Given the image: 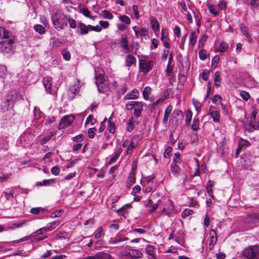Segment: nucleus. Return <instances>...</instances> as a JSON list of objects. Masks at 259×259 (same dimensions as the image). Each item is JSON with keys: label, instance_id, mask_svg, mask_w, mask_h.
<instances>
[{"label": "nucleus", "instance_id": "nucleus-1", "mask_svg": "<svg viewBox=\"0 0 259 259\" xmlns=\"http://www.w3.org/2000/svg\"><path fill=\"white\" fill-rule=\"evenodd\" d=\"M54 28L58 31L64 29L67 26L68 16L56 12L51 17Z\"/></svg>", "mask_w": 259, "mask_h": 259}, {"label": "nucleus", "instance_id": "nucleus-2", "mask_svg": "<svg viewBox=\"0 0 259 259\" xmlns=\"http://www.w3.org/2000/svg\"><path fill=\"white\" fill-rule=\"evenodd\" d=\"M146 104L141 101H130L125 104V108L127 111L134 110V114L136 117L140 116Z\"/></svg>", "mask_w": 259, "mask_h": 259}, {"label": "nucleus", "instance_id": "nucleus-3", "mask_svg": "<svg viewBox=\"0 0 259 259\" xmlns=\"http://www.w3.org/2000/svg\"><path fill=\"white\" fill-rule=\"evenodd\" d=\"M242 254L248 259H259V246H249L244 249Z\"/></svg>", "mask_w": 259, "mask_h": 259}, {"label": "nucleus", "instance_id": "nucleus-4", "mask_svg": "<svg viewBox=\"0 0 259 259\" xmlns=\"http://www.w3.org/2000/svg\"><path fill=\"white\" fill-rule=\"evenodd\" d=\"M227 3L225 0H222L219 2L217 5H213L210 3H207L206 6L209 10V12L214 16H217L220 11L225 10Z\"/></svg>", "mask_w": 259, "mask_h": 259}, {"label": "nucleus", "instance_id": "nucleus-5", "mask_svg": "<svg viewBox=\"0 0 259 259\" xmlns=\"http://www.w3.org/2000/svg\"><path fill=\"white\" fill-rule=\"evenodd\" d=\"M15 97L12 93L9 94L5 98H4L2 102L1 107V110L3 112H6L10 109H12L15 102Z\"/></svg>", "mask_w": 259, "mask_h": 259}, {"label": "nucleus", "instance_id": "nucleus-6", "mask_svg": "<svg viewBox=\"0 0 259 259\" xmlns=\"http://www.w3.org/2000/svg\"><path fill=\"white\" fill-rule=\"evenodd\" d=\"M14 42L12 36L3 40H0V50L4 53L10 52L12 50Z\"/></svg>", "mask_w": 259, "mask_h": 259}, {"label": "nucleus", "instance_id": "nucleus-7", "mask_svg": "<svg viewBox=\"0 0 259 259\" xmlns=\"http://www.w3.org/2000/svg\"><path fill=\"white\" fill-rule=\"evenodd\" d=\"M138 143L136 140L133 139L132 140H126L122 143V147L126 148V154L131 155L133 150L138 146Z\"/></svg>", "mask_w": 259, "mask_h": 259}, {"label": "nucleus", "instance_id": "nucleus-8", "mask_svg": "<svg viewBox=\"0 0 259 259\" xmlns=\"http://www.w3.org/2000/svg\"><path fill=\"white\" fill-rule=\"evenodd\" d=\"M74 119V116L72 115H68L64 116L61 120L59 124V128L63 129L69 126Z\"/></svg>", "mask_w": 259, "mask_h": 259}, {"label": "nucleus", "instance_id": "nucleus-9", "mask_svg": "<svg viewBox=\"0 0 259 259\" xmlns=\"http://www.w3.org/2000/svg\"><path fill=\"white\" fill-rule=\"evenodd\" d=\"M160 39L162 42L163 46L166 49H169L170 45L168 42V31L165 28H163L161 30V35Z\"/></svg>", "mask_w": 259, "mask_h": 259}, {"label": "nucleus", "instance_id": "nucleus-10", "mask_svg": "<svg viewBox=\"0 0 259 259\" xmlns=\"http://www.w3.org/2000/svg\"><path fill=\"white\" fill-rule=\"evenodd\" d=\"M152 62L147 61L145 60H141L139 64L140 70L145 73L150 71L152 67Z\"/></svg>", "mask_w": 259, "mask_h": 259}, {"label": "nucleus", "instance_id": "nucleus-11", "mask_svg": "<svg viewBox=\"0 0 259 259\" xmlns=\"http://www.w3.org/2000/svg\"><path fill=\"white\" fill-rule=\"evenodd\" d=\"M209 248L210 250H212L217 241L218 236L216 231L211 229L209 233Z\"/></svg>", "mask_w": 259, "mask_h": 259}, {"label": "nucleus", "instance_id": "nucleus-12", "mask_svg": "<svg viewBox=\"0 0 259 259\" xmlns=\"http://www.w3.org/2000/svg\"><path fill=\"white\" fill-rule=\"evenodd\" d=\"M90 25H85L82 22H79L77 24L78 33L81 35L87 34L90 31Z\"/></svg>", "mask_w": 259, "mask_h": 259}, {"label": "nucleus", "instance_id": "nucleus-13", "mask_svg": "<svg viewBox=\"0 0 259 259\" xmlns=\"http://www.w3.org/2000/svg\"><path fill=\"white\" fill-rule=\"evenodd\" d=\"M52 78L49 77H45L43 80V83L46 91L49 94H53L54 93L52 90Z\"/></svg>", "mask_w": 259, "mask_h": 259}, {"label": "nucleus", "instance_id": "nucleus-14", "mask_svg": "<svg viewBox=\"0 0 259 259\" xmlns=\"http://www.w3.org/2000/svg\"><path fill=\"white\" fill-rule=\"evenodd\" d=\"M174 209V205L171 201L167 200L165 202V204L162 209V213H165V214L169 215L171 211Z\"/></svg>", "mask_w": 259, "mask_h": 259}, {"label": "nucleus", "instance_id": "nucleus-15", "mask_svg": "<svg viewBox=\"0 0 259 259\" xmlns=\"http://www.w3.org/2000/svg\"><path fill=\"white\" fill-rule=\"evenodd\" d=\"M139 96V92L136 89H134L128 92L124 97V100H134L137 99Z\"/></svg>", "mask_w": 259, "mask_h": 259}, {"label": "nucleus", "instance_id": "nucleus-16", "mask_svg": "<svg viewBox=\"0 0 259 259\" xmlns=\"http://www.w3.org/2000/svg\"><path fill=\"white\" fill-rule=\"evenodd\" d=\"M95 80H96V84H99V83H101L104 81H105L104 79V76L103 75V71L100 70L99 71L95 70Z\"/></svg>", "mask_w": 259, "mask_h": 259}, {"label": "nucleus", "instance_id": "nucleus-17", "mask_svg": "<svg viewBox=\"0 0 259 259\" xmlns=\"http://www.w3.org/2000/svg\"><path fill=\"white\" fill-rule=\"evenodd\" d=\"M150 22L152 26V29L155 33L159 31L160 25L157 20L153 17L150 18Z\"/></svg>", "mask_w": 259, "mask_h": 259}, {"label": "nucleus", "instance_id": "nucleus-18", "mask_svg": "<svg viewBox=\"0 0 259 259\" xmlns=\"http://www.w3.org/2000/svg\"><path fill=\"white\" fill-rule=\"evenodd\" d=\"M78 89L79 87L78 85H74L69 89L67 92L69 100H71L74 98Z\"/></svg>", "mask_w": 259, "mask_h": 259}, {"label": "nucleus", "instance_id": "nucleus-19", "mask_svg": "<svg viewBox=\"0 0 259 259\" xmlns=\"http://www.w3.org/2000/svg\"><path fill=\"white\" fill-rule=\"evenodd\" d=\"M199 33V29H197V31H192L190 35L189 45L193 46L195 45L197 41V37Z\"/></svg>", "mask_w": 259, "mask_h": 259}, {"label": "nucleus", "instance_id": "nucleus-20", "mask_svg": "<svg viewBox=\"0 0 259 259\" xmlns=\"http://www.w3.org/2000/svg\"><path fill=\"white\" fill-rule=\"evenodd\" d=\"M146 252L149 259H155V247L151 245H148L146 248Z\"/></svg>", "mask_w": 259, "mask_h": 259}, {"label": "nucleus", "instance_id": "nucleus-21", "mask_svg": "<svg viewBox=\"0 0 259 259\" xmlns=\"http://www.w3.org/2000/svg\"><path fill=\"white\" fill-rule=\"evenodd\" d=\"M143 253L139 249L131 248L130 257L131 259H138L142 258Z\"/></svg>", "mask_w": 259, "mask_h": 259}, {"label": "nucleus", "instance_id": "nucleus-22", "mask_svg": "<svg viewBox=\"0 0 259 259\" xmlns=\"http://www.w3.org/2000/svg\"><path fill=\"white\" fill-rule=\"evenodd\" d=\"M11 36H12L11 33L3 27H0V40H3Z\"/></svg>", "mask_w": 259, "mask_h": 259}, {"label": "nucleus", "instance_id": "nucleus-23", "mask_svg": "<svg viewBox=\"0 0 259 259\" xmlns=\"http://www.w3.org/2000/svg\"><path fill=\"white\" fill-rule=\"evenodd\" d=\"M145 230L143 229H135L129 232V234L132 237H138L140 235L145 234Z\"/></svg>", "mask_w": 259, "mask_h": 259}, {"label": "nucleus", "instance_id": "nucleus-24", "mask_svg": "<svg viewBox=\"0 0 259 259\" xmlns=\"http://www.w3.org/2000/svg\"><path fill=\"white\" fill-rule=\"evenodd\" d=\"M135 172L133 170L130 172L127 179L126 186L127 187H131L135 183Z\"/></svg>", "mask_w": 259, "mask_h": 259}, {"label": "nucleus", "instance_id": "nucleus-25", "mask_svg": "<svg viewBox=\"0 0 259 259\" xmlns=\"http://www.w3.org/2000/svg\"><path fill=\"white\" fill-rule=\"evenodd\" d=\"M136 58L132 55H128L125 59V65L127 67L131 66L133 64L136 63Z\"/></svg>", "mask_w": 259, "mask_h": 259}, {"label": "nucleus", "instance_id": "nucleus-26", "mask_svg": "<svg viewBox=\"0 0 259 259\" xmlns=\"http://www.w3.org/2000/svg\"><path fill=\"white\" fill-rule=\"evenodd\" d=\"M247 220L249 223L254 224L257 223L259 220V214L253 213L248 216Z\"/></svg>", "mask_w": 259, "mask_h": 259}, {"label": "nucleus", "instance_id": "nucleus-27", "mask_svg": "<svg viewBox=\"0 0 259 259\" xmlns=\"http://www.w3.org/2000/svg\"><path fill=\"white\" fill-rule=\"evenodd\" d=\"M131 248L127 246L125 248L123 249L119 253V256L121 257H130Z\"/></svg>", "mask_w": 259, "mask_h": 259}, {"label": "nucleus", "instance_id": "nucleus-28", "mask_svg": "<svg viewBox=\"0 0 259 259\" xmlns=\"http://www.w3.org/2000/svg\"><path fill=\"white\" fill-rule=\"evenodd\" d=\"M228 47V44L226 42L223 41L220 44L218 48L215 49L214 51L215 52L224 53L226 51Z\"/></svg>", "mask_w": 259, "mask_h": 259}, {"label": "nucleus", "instance_id": "nucleus-29", "mask_svg": "<svg viewBox=\"0 0 259 259\" xmlns=\"http://www.w3.org/2000/svg\"><path fill=\"white\" fill-rule=\"evenodd\" d=\"M214 184L211 181H208L207 182V187H206V191L208 194L209 196L211 197L212 199H214V196L213 195L212 191V187H213Z\"/></svg>", "mask_w": 259, "mask_h": 259}, {"label": "nucleus", "instance_id": "nucleus-30", "mask_svg": "<svg viewBox=\"0 0 259 259\" xmlns=\"http://www.w3.org/2000/svg\"><path fill=\"white\" fill-rule=\"evenodd\" d=\"M55 183V181L54 179H48L38 182L36 183V185L39 186H50L52 184H54Z\"/></svg>", "mask_w": 259, "mask_h": 259}, {"label": "nucleus", "instance_id": "nucleus-31", "mask_svg": "<svg viewBox=\"0 0 259 259\" xmlns=\"http://www.w3.org/2000/svg\"><path fill=\"white\" fill-rule=\"evenodd\" d=\"M151 89L149 87H146L143 91V96L145 100H148L151 94Z\"/></svg>", "mask_w": 259, "mask_h": 259}, {"label": "nucleus", "instance_id": "nucleus-32", "mask_svg": "<svg viewBox=\"0 0 259 259\" xmlns=\"http://www.w3.org/2000/svg\"><path fill=\"white\" fill-rule=\"evenodd\" d=\"M99 92L101 93H104L107 91L108 89V85L106 81H104L101 83H99V84H96Z\"/></svg>", "mask_w": 259, "mask_h": 259}, {"label": "nucleus", "instance_id": "nucleus-33", "mask_svg": "<svg viewBox=\"0 0 259 259\" xmlns=\"http://www.w3.org/2000/svg\"><path fill=\"white\" fill-rule=\"evenodd\" d=\"M210 115L212 118L214 122H219L220 121V115L219 111H212L210 113Z\"/></svg>", "mask_w": 259, "mask_h": 259}, {"label": "nucleus", "instance_id": "nucleus-34", "mask_svg": "<svg viewBox=\"0 0 259 259\" xmlns=\"http://www.w3.org/2000/svg\"><path fill=\"white\" fill-rule=\"evenodd\" d=\"M115 124L112 122L110 119L108 121V127L107 130L108 132L111 134H114L115 131Z\"/></svg>", "mask_w": 259, "mask_h": 259}, {"label": "nucleus", "instance_id": "nucleus-35", "mask_svg": "<svg viewBox=\"0 0 259 259\" xmlns=\"http://www.w3.org/2000/svg\"><path fill=\"white\" fill-rule=\"evenodd\" d=\"M172 110V106L171 105H169L166 108L165 112H164V116L163 119V122L164 123L167 121L169 115L170 113Z\"/></svg>", "mask_w": 259, "mask_h": 259}, {"label": "nucleus", "instance_id": "nucleus-36", "mask_svg": "<svg viewBox=\"0 0 259 259\" xmlns=\"http://www.w3.org/2000/svg\"><path fill=\"white\" fill-rule=\"evenodd\" d=\"M180 170V167L177 165V163L172 162L171 164V171L173 174H178Z\"/></svg>", "mask_w": 259, "mask_h": 259}, {"label": "nucleus", "instance_id": "nucleus-37", "mask_svg": "<svg viewBox=\"0 0 259 259\" xmlns=\"http://www.w3.org/2000/svg\"><path fill=\"white\" fill-rule=\"evenodd\" d=\"M221 77L220 72L219 71H216L214 73V83L215 86L219 87L220 85Z\"/></svg>", "mask_w": 259, "mask_h": 259}, {"label": "nucleus", "instance_id": "nucleus-38", "mask_svg": "<svg viewBox=\"0 0 259 259\" xmlns=\"http://www.w3.org/2000/svg\"><path fill=\"white\" fill-rule=\"evenodd\" d=\"M101 15L104 19L111 20L113 18V15L107 10H104L102 11Z\"/></svg>", "mask_w": 259, "mask_h": 259}, {"label": "nucleus", "instance_id": "nucleus-39", "mask_svg": "<svg viewBox=\"0 0 259 259\" xmlns=\"http://www.w3.org/2000/svg\"><path fill=\"white\" fill-rule=\"evenodd\" d=\"M118 18L120 21L127 25L131 24V20L130 18L126 15H119Z\"/></svg>", "mask_w": 259, "mask_h": 259}, {"label": "nucleus", "instance_id": "nucleus-40", "mask_svg": "<svg viewBox=\"0 0 259 259\" xmlns=\"http://www.w3.org/2000/svg\"><path fill=\"white\" fill-rule=\"evenodd\" d=\"M47 231H50L49 229L48 228L47 226H46L45 227H42L41 228H40L38 230H37L36 231H35L33 234L34 236H37L39 235H41L43 234L45 232H46Z\"/></svg>", "mask_w": 259, "mask_h": 259}, {"label": "nucleus", "instance_id": "nucleus-41", "mask_svg": "<svg viewBox=\"0 0 259 259\" xmlns=\"http://www.w3.org/2000/svg\"><path fill=\"white\" fill-rule=\"evenodd\" d=\"M34 29L40 34L45 33L46 30L44 26L39 24H36L34 26Z\"/></svg>", "mask_w": 259, "mask_h": 259}, {"label": "nucleus", "instance_id": "nucleus-42", "mask_svg": "<svg viewBox=\"0 0 259 259\" xmlns=\"http://www.w3.org/2000/svg\"><path fill=\"white\" fill-rule=\"evenodd\" d=\"M60 224V222L58 221H55L51 222L47 225L48 228L49 229V231H51L56 228Z\"/></svg>", "mask_w": 259, "mask_h": 259}, {"label": "nucleus", "instance_id": "nucleus-43", "mask_svg": "<svg viewBox=\"0 0 259 259\" xmlns=\"http://www.w3.org/2000/svg\"><path fill=\"white\" fill-rule=\"evenodd\" d=\"M240 30L241 32L247 37L250 38V35L248 33V29L247 27L243 24H241L240 25Z\"/></svg>", "mask_w": 259, "mask_h": 259}, {"label": "nucleus", "instance_id": "nucleus-44", "mask_svg": "<svg viewBox=\"0 0 259 259\" xmlns=\"http://www.w3.org/2000/svg\"><path fill=\"white\" fill-rule=\"evenodd\" d=\"M208 55V54L205 50H201L199 52V57L201 60H205L207 58Z\"/></svg>", "mask_w": 259, "mask_h": 259}, {"label": "nucleus", "instance_id": "nucleus-45", "mask_svg": "<svg viewBox=\"0 0 259 259\" xmlns=\"http://www.w3.org/2000/svg\"><path fill=\"white\" fill-rule=\"evenodd\" d=\"M192 117V112L191 111H188L186 113V119H185V123L186 125H188L190 124L191 119Z\"/></svg>", "mask_w": 259, "mask_h": 259}, {"label": "nucleus", "instance_id": "nucleus-46", "mask_svg": "<svg viewBox=\"0 0 259 259\" xmlns=\"http://www.w3.org/2000/svg\"><path fill=\"white\" fill-rule=\"evenodd\" d=\"M121 242L120 236L117 234L114 238H111L109 241L110 244H114Z\"/></svg>", "mask_w": 259, "mask_h": 259}, {"label": "nucleus", "instance_id": "nucleus-47", "mask_svg": "<svg viewBox=\"0 0 259 259\" xmlns=\"http://www.w3.org/2000/svg\"><path fill=\"white\" fill-rule=\"evenodd\" d=\"M121 151L120 150H119L116 151L115 155L112 157H111V159H110V160L109 161V163L111 164V163L115 162L118 158L119 155L121 154Z\"/></svg>", "mask_w": 259, "mask_h": 259}, {"label": "nucleus", "instance_id": "nucleus-48", "mask_svg": "<svg viewBox=\"0 0 259 259\" xmlns=\"http://www.w3.org/2000/svg\"><path fill=\"white\" fill-rule=\"evenodd\" d=\"M84 139V136L82 134H80L72 138V140L77 143H81Z\"/></svg>", "mask_w": 259, "mask_h": 259}, {"label": "nucleus", "instance_id": "nucleus-49", "mask_svg": "<svg viewBox=\"0 0 259 259\" xmlns=\"http://www.w3.org/2000/svg\"><path fill=\"white\" fill-rule=\"evenodd\" d=\"M121 46L125 50V52H127L128 50V45L127 42V39L126 37H123L121 39Z\"/></svg>", "mask_w": 259, "mask_h": 259}, {"label": "nucleus", "instance_id": "nucleus-50", "mask_svg": "<svg viewBox=\"0 0 259 259\" xmlns=\"http://www.w3.org/2000/svg\"><path fill=\"white\" fill-rule=\"evenodd\" d=\"M5 197L7 200L12 199L14 196V191L12 189H9L7 192H5Z\"/></svg>", "mask_w": 259, "mask_h": 259}, {"label": "nucleus", "instance_id": "nucleus-51", "mask_svg": "<svg viewBox=\"0 0 259 259\" xmlns=\"http://www.w3.org/2000/svg\"><path fill=\"white\" fill-rule=\"evenodd\" d=\"M62 54L63 55V58L67 61H68L70 59V52L66 49H63L62 51Z\"/></svg>", "mask_w": 259, "mask_h": 259}, {"label": "nucleus", "instance_id": "nucleus-52", "mask_svg": "<svg viewBox=\"0 0 259 259\" xmlns=\"http://www.w3.org/2000/svg\"><path fill=\"white\" fill-rule=\"evenodd\" d=\"M199 120L198 118L194 119L193 121L192 129L194 131H197L199 128Z\"/></svg>", "mask_w": 259, "mask_h": 259}, {"label": "nucleus", "instance_id": "nucleus-53", "mask_svg": "<svg viewBox=\"0 0 259 259\" xmlns=\"http://www.w3.org/2000/svg\"><path fill=\"white\" fill-rule=\"evenodd\" d=\"M207 37L206 35H203L199 39L198 47L201 48L203 47L205 43L207 40Z\"/></svg>", "mask_w": 259, "mask_h": 259}, {"label": "nucleus", "instance_id": "nucleus-54", "mask_svg": "<svg viewBox=\"0 0 259 259\" xmlns=\"http://www.w3.org/2000/svg\"><path fill=\"white\" fill-rule=\"evenodd\" d=\"M148 29L142 27L140 28V33H139V37H145L148 35Z\"/></svg>", "mask_w": 259, "mask_h": 259}, {"label": "nucleus", "instance_id": "nucleus-55", "mask_svg": "<svg viewBox=\"0 0 259 259\" xmlns=\"http://www.w3.org/2000/svg\"><path fill=\"white\" fill-rule=\"evenodd\" d=\"M96 122L95 118L92 115H89L85 121V124H91V125H93Z\"/></svg>", "mask_w": 259, "mask_h": 259}, {"label": "nucleus", "instance_id": "nucleus-56", "mask_svg": "<svg viewBox=\"0 0 259 259\" xmlns=\"http://www.w3.org/2000/svg\"><path fill=\"white\" fill-rule=\"evenodd\" d=\"M103 232V228L102 227H99L96 231L95 235V238H97V239L100 238L101 237Z\"/></svg>", "mask_w": 259, "mask_h": 259}, {"label": "nucleus", "instance_id": "nucleus-57", "mask_svg": "<svg viewBox=\"0 0 259 259\" xmlns=\"http://www.w3.org/2000/svg\"><path fill=\"white\" fill-rule=\"evenodd\" d=\"M240 95L241 97L245 101L248 100L250 98L249 93L246 91H241Z\"/></svg>", "mask_w": 259, "mask_h": 259}, {"label": "nucleus", "instance_id": "nucleus-58", "mask_svg": "<svg viewBox=\"0 0 259 259\" xmlns=\"http://www.w3.org/2000/svg\"><path fill=\"white\" fill-rule=\"evenodd\" d=\"M52 137V134H50L45 136L40 140V144L41 145H44L46 144Z\"/></svg>", "mask_w": 259, "mask_h": 259}, {"label": "nucleus", "instance_id": "nucleus-59", "mask_svg": "<svg viewBox=\"0 0 259 259\" xmlns=\"http://www.w3.org/2000/svg\"><path fill=\"white\" fill-rule=\"evenodd\" d=\"M51 171L53 175L58 176L60 172V168L59 166H55L52 167Z\"/></svg>", "mask_w": 259, "mask_h": 259}, {"label": "nucleus", "instance_id": "nucleus-60", "mask_svg": "<svg viewBox=\"0 0 259 259\" xmlns=\"http://www.w3.org/2000/svg\"><path fill=\"white\" fill-rule=\"evenodd\" d=\"M134 126H135V124H134L133 118H132L130 119L128 123L127 131L129 132H131L134 130Z\"/></svg>", "mask_w": 259, "mask_h": 259}, {"label": "nucleus", "instance_id": "nucleus-61", "mask_svg": "<svg viewBox=\"0 0 259 259\" xmlns=\"http://www.w3.org/2000/svg\"><path fill=\"white\" fill-rule=\"evenodd\" d=\"M67 22H68L69 26L71 28L74 29L76 27L77 25L76 21L74 19L70 18L69 16Z\"/></svg>", "mask_w": 259, "mask_h": 259}, {"label": "nucleus", "instance_id": "nucleus-62", "mask_svg": "<svg viewBox=\"0 0 259 259\" xmlns=\"http://www.w3.org/2000/svg\"><path fill=\"white\" fill-rule=\"evenodd\" d=\"M136 19H138L140 17L138 7L137 5H133L132 7Z\"/></svg>", "mask_w": 259, "mask_h": 259}, {"label": "nucleus", "instance_id": "nucleus-63", "mask_svg": "<svg viewBox=\"0 0 259 259\" xmlns=\"http://www.w3.org/2000/svg\"><path fill=\"white\" fill-rule=\"evenodd\" d=\"M209 76V71L207 70H204L203 71V72L200 74V77H202V78L204 80H207Z\"/></svg>", "mask_w": 259, "mask_h": 259}, {"label": "nucleus", "instance_id": "nucleus-64", "mask_svg": "<svg viewBox=\"0 0 259 259\" xmlns=\"http://www.w3.org/2000/svg\"><path fill=\"white\" fill-rule=\"evenodd\" d=\"M212 102L214 104H218L222 101V97L219 95H215L212 98Z\"/></svg>", "mask_w": 259, "mask_h": 259}]
</instances>
